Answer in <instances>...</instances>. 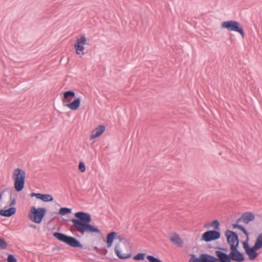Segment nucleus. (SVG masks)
<instances>
[{
	"label": "nucleus",
	"mask_w": 262,
	"mask_h": 262,
	"mask_svg": "<svg viewBox=\"0 0 262 262\" xmlns=\"http://www.w3.org/2000/svg\"><path fill=\"white\" fill-rule=\"evenodd\" d=\"M74 215L76 219L71 220L73 223L71 231L77 232L81 235L88 233H100V229L90 224L92 219L90 214L79 211L75 213Z\"/></svg>",
	"instance_id": "nucleus-1"
},
{
	"label": "nucleus",
	"mask_w": 262,
	"mask_h": 262,
	"mask_svg": "<svg viewBox=\"0 0 262 262\" xmlns=\"http://www.w3.org/2000/svg\"><path fill=\"white\" fill-rule=\"evenodd\" d=\"M216 257L207 253H202L197 257L194 254L190 255L189 262H231L230 254L217 250L215 251Z\"/></svg>",
	"instance_id": "nucleus-2"
},
{
	"label": "nucleus",
	"mask_w": 262,
	"mask_h": 262,
	"mask_svg": "<svg viewBox=\"0 0 262 262\" xmlns=\"http://www.w3.org/2000/svg\"><path fill=\"white\" fill-rule=\"evenodd\" d=\"M53 236L58 241L62 242L73 248L82 249L83 246L75 237L67 235L60 232H54Z\"/></svg>",
	"instance_id": "nucleus-3"
},
{
	"label": "nucleus",
	"mask_w": 262,
	"mask_h": 262,
	"mask_svg": "<svg viewBox=\"0 0 262 262\" xmlns=\"http://www.w3.org/2000/svg\"><path fill=\"white\" fill-rule=\"evenodd\" d=\"M14 188L17 192L21 191L24 188L26 173L24 170L20 168L14 170L13 173Z\"/></svg>",
	"instance_id": "nucleus-4"
},
{
	"label": "nucleus",
	"mask_w": 262,
	"mask_h": 262,
	"mask_svg": "<svg viewBox=\"0 0 262 262\" xmlns=\"http://www.w3.org/2000/svg\"><path fill=\"white\" fill-rule=\"evenodd\" d=\"M47 212V210L45 208H36L33 206L31 208V211L29 214L30 220L37 224L40 223Z\"/></svg>",
	"instance_id": "nucleus-5"
},
{
	"label": "nucleus",
	"mask_w": 262,
	"mask_h": 262,
	"mask_svg": "<svg viewBox=\"0 0 262 262\" xmlns=\"http://www.w3.org/2000/svg\"><path fill=\"white\" fill-rule=\"evenodd\" d=\"M221 28L227 29L230 31L238 32L243 38L245 37V33L242 26L236 21L228 20L224 21L221 24Z\"/></svg>",
	"instance_id": "nucleus-6"
},
{
	"label": "nucleus",
	"mask_w": 262,
	"mask_h": 262,
	"mask_svg": "<svg viewBox=\"0 0 262 262\" xmlns=\"http://www.w3.org/2000/svg\"><path fill=\"white\" fill-rule=\"evenodd\" d=\"M225 236L227 237V243L230 245V249L232 246L238 247L239 245V239L236 233L230 230L225 231Z\"/></svg>",
	"instance_id": "nucleus-7"
},
{
	"label": "nucleus",
	"mask_w": 262,
	"mask_h": 262,
	"mask_svg": "<svg viewBox=\"0 0 262 262\" xmlns=\"http://www.w3.org/2000/svg\"><path fill=\"white\" fill-rule=\"evenodd\" d=\"M87 43L86 38L84 35L80 36L76 39L74 44V48L77 54L79 55L80 57L84 54L83 50H84V45Z\"/></svg>",
	"instance_id": "nucleus-8"
},
{
	"label": "nucleus",
	"mask_w": 262,
	"mask_h": 262,
	"mask_svg": "<svg viewBox=\"0 0 262 262\" xmlns=\"http://www.w3.org/2000/svg\"><path fill=\"white\" fill-rule=\"evenodd\" d=\"M230 260L236 262H243L245 260L244 254L241 253L238 250V247H235L233 246L230 249Z\"/></svg>",
	"instance_id": "nucleus-9"
},
{
	"label": "nucleus",
	"mask_w": 262,
	"mask_h": 262,
	"mask_svg": "<svg viewBox=\"0 0 262 262\" xmlns=\"http://www.w3.org/2000/svg\"><path fill=\"white\" fill-rule=\"evenodd\" d=\"M221 237V233L216 230H208L205 232L202 236V240L206 242L218 239Z\"/></svg>",
	"instance_id": "nucleus-10"
},
{
	"label": "nucleus",
	"mask_w": 262,
	"mask_h": 262,
	"mask_svg": "<svg viewBox=\"0 0 262 262\" xmlns=\"http://www.w3.org/2000/svg\"><path fill=\"white\" fill-rule=\"evenodd\" d=\"M255 219V215L251 212H246L244 213L242 216L238 219L236 222L239 223L243 222L245 224H248L250 222L254 221Z\"/></svg>",
	"instance_id": "nucleus-11"
},
{
	"label": "nucleus",
	"mask_w": 262,
	"mask_h": 262,
	"mask_svg": "<svg viewBox=\"0 0 262 262\" xmlns=\"http://www.w3.org/2000/svg\"><path fill=\"white\" fill-rule=\"evenodd\" d=\"M76 96V94L73 91H67L63 93V97L62 98V102L63 105L66 106V104L70 103L73 98Z\"/></svg>",
	"instance_id": "nucleus-12"
},
{
	"label": "nucleus",
	"mask_w": 262,
	"mask_h": 262,
	"mask_svg": "<svg viewBox=\"0 0 262 262\" xmlns=\"http://www.w3.org/2000/svg\"><path fill=\"white\" fill-rule=\"evenodd\" d=\"M105 126L103 125H99L95 128L90 136V140H93L100 136L105 130Z\"/></svg>",
	"instance_id": "nucleus-13"
},
{
	"label": "nucleus",
	"mask_w": 262,
	"mask_h": 262,
	"mask_svg": "<svg viewBox=\"0 0 262 262\" xmlns=\"http://www.w3.org/2000/svg\"><path fill=\"white\" fill-rule=\"evenodd\" d=\"M81 100L79 97L75 98L73 101L66 104V106L72 111L77 110L80 106Z\"/></svg>",
	"instance_id": "nucleus-14"
},
{
	"label": "nucleus",
	"mask_w": 262,
	"mask_h": 262,
	"mask_svg": "<svg viewBox=\"0 0 262 262\" xmlns=\"http://www.w3.org/2000/svg\"><path fill=\"white\" fill-rule=\"evenodd\" d=\"M170 240L173 244L177 245L179 247L183 246V241L177 233H174L172 236L170 237Z\"/></svg>",
	"instance_id": "nucleus-15"
},
{
	"label": "nucleus",
	"mask_w": 262,
	"mask_h": 262,
	"mask_svg": "<svg viewBox=\"0 0 262 262\" xmlns=\"http://www.w3.org/2000/svg\"><path fill=\"white\" fill-rule=\"evenodd\" d=\"M16 212V208L11 207L8 209H0V215L5 217H10Z\"/></svg>",
	"instance_id": "nucleus-16"
},
{
	"label": "nucleus",
	"mask_w": 262,
	"mask_h": 262,
	"mask_svg": "<svg viewBox=\"0 0 262 262\" xmlns=\"http://www.w3.org/2000/svg\"><path fill=\"white\" fill-rule=\"evenodd\" d=\"M115 252L117 256L121 259H125L126 258H128L131 257V254H121L120 251V244H117L115 247L114 249Z\"/></svg>",
	"instance_id": "nucleus-17"
},
{
	"label": "nucleus",
	"mask_w": 262,
	"mask_h": 262,
	"mask_svg": "<svg viewBox=\"0 0 262 262\" xmlns=\"http://www.w3.org/2000/svg\"><path fill=\"white\" fill-rule=\"evenodd\" d=\"M256 247L254 246L251 247V249L248 250L246 253L248 255V258L251 260H254L258 256V253L256 252L258 250Z\"/></svg>",
	"instance_id": "nucleus-18"
},
{
	"label": "nucleus",
	"mask_w": 262,
	"mask_h": 262,
	"mask_svg": "<svg viewBox=\"0 0 262 262\" xmlns=\"http://www.w3.org/2000/svg\"><path fill=\"white\" fill-rule=\"evenodd\" d=\"M117 233L116 232L113 231L107 234L106 236V245L108 248L112 246V244L115 238Z\"/></svg>",
	"instance_id": "nucleus-19"
},
{
	"label": "nucleus",
	"mask_w": 262,
	"mask_h": 262,
	"mask_svg": "<svg viewBox=\"0 0 262 262\" xmlns=\"http://www.w3.org/2000/svg\"><path fill=\"white\" fill-rule=\"evenodd\" d=\"M37 199H39L45 202H52L53 201L52 196L49 194H41L39 193Z\"/></svg>",
	"instance_id": "nucleus-20"
},
{
	"label": "nucleus",
	"mask_w": 262,
	"mask_h": 262,
	"mask_svg": "<svg viewBox=\"0 0 262 262\" xmlns=\"http://www.w3.org/2000/svg\"><path fill=\"white\" fill-rule=\"evenodd\" d=\"M254 246L258 249L262 248V233H260L257 237Z\"/></svg>",
	"instance_id": "nucleus-21"
},
{
	"label": "nucleus",
	"mask_w": 262,
	"mask_h": 262,
	"mask_svg": "<svg viewBox=\"0 0 262 262\" xmlns=\"http://www.w3.org/2000/svg\"><path fill=\"white\" fill-rule=\"evenodd\" d=\"M72 212V209L67 207L61 208L59 211V214L61 215H64L68 214H70Z\"/></svg>",
	"instance_id": "nucleus-22"
},
{
	"label": "nucleus",
	"mask_w": 262,
	"mask_h": 262,
	"mask_svg": "<svg viewBox=\"0 0 262 262\" xmlns=\"http://www.w3.org/2000/svg\"><path fill=\"white\" fill-rule=\"evenodd\" d=\"M146 258L149 262H163L158 258H156L152 255H148Z\"/></svg>",
	"instance_id": "nucleus-23"
},
{
	"label": "nucleus",
	"mask_w": 262,
	"mask_h": 262,
	"mask_svg": "<svg viewBox=\"0 0 262 262\" xmlns=\"http://www.w3.org/2000/svg\"><path fill=\"white\" fill-rule=\"evenodd\" d=\"M145 253H139L134 256V259L136 260H144L145 258Z\"/></svg>",
	"instance_id": "nucleus-24"
},
{
	"label": "nucleus",
	"mask_w": 262,
	"mask_h": 262,
	"mask_svg": "<svg viewBox=\"0 0 262 262\" xmlns=\"http://www.w3.org/2000/svg\"><path fill=\"white\" fill-rule=\"evenodd\" d=\"M211 226L213 227L214 230L218 231L220 229V223L217 220H214L211 223Z\"/></svg>",
	"instance_id": "nucleus-25"
},
{
	"label": "nucleus",
	"mask_w": 262,
	"mask_h": 262,
	"mask_svg": "<svg viewBox=\"0 0 262 262\" xmlns=\"http://www.w3.org/2000/svg\"><path fill=\"white\" fill-rule=\"evenodd\" d=\"M8 246L7 243L2 238L0 237V249H5Z\"/></svg>",
	"instance_id": "nucleus-26"
},
{
	"label": "nucleus",
	"mask_w": 262,
	"mask_h": 262,
	"mask_svg": "<svg viewBox=\"0 0 262 262\" xmlns=\"http://www.w3.org/2000/svg\"><path fill=\"white\" fill-rule=\"evenodd\" d=\"M8 262H17V259L13 255L9 254L7 258Z\"/></svg>",
	"instance_id": "nucleus-27"
},
{
	"label": "nucleus",
	"mask_w": 262,
	"mask_h": 262,
	"mask_svg": "<svg viewBox=\"0 0 262 262\" xmlns=\"http://www.w3.org/2000/svg\"><path fill=\"white\" fill-rule=\"evenodd\" d=\"M78 168L81 172H84L85 171V166L83 162H80L78 165Z\"/></svg>",
	"instance_id": "nucleus-28"
},
{
	"label": "nucleus",
	"mask_w": 262,
	"mask_h": 262,
	"mask_svg": "<svg viewBox=\"0 0 262 262\" xmlns=\"http://www.w3.org/2000/svg\"><path fill=\"white\" fill-rule=\"evenodd\" d=\"M7 192L9 194H11V190L10 188H6L0 192V200L2 199V196L4 192Z\"/></svg>",
	"instance_id": "nucleus-29"
},
{
	"label": "nucleus",
	"mask_w": 262,
	"mask_h": 262,
	"mask_svg": "<svg viewBox=\"0 0 262 262\" xmlns=\"http://www.w3.org/2000/svg\"><path fill=\"white\" fill-rule=\"evenodd\" d=\"M243 248L245 251V252H247L248 250L251 249V247H250L249 246V244H248L247 242H244L243 244Z\"/></svg>",
	"instance_id": "nucleus-30"
},
{
	"label": "nucleus",
	"mask_w": 262,
	"mask_h": 262,
	"mask_svg": "<svg viewBox=\"0 0 262 262\" xmlns=\"http://www.w3.org/2000/svg\"><path fill=\"white\" fill-rule=\"evenodd\" d=\"M94 249L97 252H99L100 250H101V251H103V253L104 254H106L107 252V250L105 248H102V249H99L98 248V247H94Z\"/></svg>",
	"instance_id": "nucleus-31"
},
{
	"label": "nucleus",
	"mask_w": 262,
	"mask_h": 262,
	"mask_svg": "<svg viewBox=\"0 0 262 262\" xmlns=\"http://www.w3.org/2000/svg\"><path fill=\"white\" fill-rule=\"evenodd\" d=\"M10 199L11 200V203L9 204V206H12L14 205L16 203V200L15 198H12V193L10 194Z\"/></svg>",
	"instance_id": "nucleus-32"
},
{
	"label": "nucleus",
	"mask_w": 262,
	"mask_h": 262,
	"mask_svg": "<svg viewBox=\"0 0 262 262\" xmlns=\"http://www.w3.org/2000/svg\"><path fill=\"white\" fill-rule=\"evenodd\" d=\"M239 230H241L245 235L248 236L249 233L243 226H241V227L239 228Z\"/></svg>",
	"instance_id": "nucleus-33"
},
{
	"label": "nucleus",
	"mask_w": 262,
	"mask_h": 262,
	"mask_svg": "<svg viewBox=\"0 0 262 262\" xmlns=\"http://www.w3.org/2000/svg\"><path fill=\"white\" fill-rule=\"evenodd\" d=\"M116 239H119V242H121L125 239V238L123 235H116Z\"/></svg>",
	"instance_id": "nucleus-34"
},
{
	"label": "nucleus",
	"mask_w": 262,
	"mask_h": 262,
	"mask_svg": "<svg viewBox=\"0 0 262 262\" xmlns=\"http://www.w3.org/2000/svg\"><path fill=\"white\" fill-rule=\"evenodd\" d=\"M232 226L234 228H238V229H239L242 225H239L238 223L236 222V223L233 224Z\"/></svg>",
	"instance_id": "nucleus-35"
},
{
	"label": "nucleus",
	"mask_w": 262,
	"mask_h": 262,
	"mask_svg": "<svg viewBox=\"0 0 262 262\" xmlns=\"http://www.w3.org/2000/svg\"><path fill=\"white\" fill-rule=\"evenodd\" d=\"M38 195H39V193L32 192L31 193V196H35L37 199L38 198Z\"/></svg>",
	"instance_id": "nucleus-36"
},
{
	"label": "nucleus",
	"mask_w": 262,
	"mask_h": 262,
	"mask_svg": "<svg viewBox=\"0 0 262 262\" xmlns=\"http://www.w3.org/2000/svg\"><path fill=\"white\" fill-rule=\"evenodd\" d=\"M211 224L209 222H207L204 224V227L206 228H209Z\"/></svg>",
	"instance_id": "nucleus-37"
},
{
	"label": "nucleus",
	"mask_w": 262,
	"mask_h": 262,
	"mask_svg": "<svg viewBox=\"0 0 262 262\" xmlns=\"http://www.w3.org/2000/svg\"><path fill=\"white\" fill-rule=\"evenodd\" d=\"M220 249L225 251V252H227V249L226 248H219Z\"/></svg>",
	"instance_id": "nucleus-38"
},
{
	"label": "nucleus",
	"mask_w": 262,
	"mask_h": 262,
	"mask_svg": "<svg viewBox=\"0 0 262 262\" xmlns=\"http://www.w3.org/2000/svg\"><path fill=\"white\" fill-rule=\"evenodd\" d=\"M29 227H31V228H35L36 227V226L33 225V224H31V225H29Z\"/></svg>",
	"instance_id": "nucleus-39"
}]
</instances>
